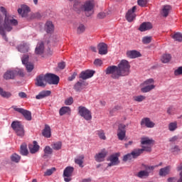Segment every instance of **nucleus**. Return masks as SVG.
<instances>
[{"instance_id":"2","label":"nucleus","mask_w":182,"mask_h":182,"mask_svg":"<svg viewBox=\"0 0 182 182\" xmlns=\"http://www.w3.org/2000/svg\"><path fill=\"white\" fill-rule=\"evenodd\" d=\"M95 9V2L93 0H87L83 4L80 3V0L74 1L73 9L77 14H80L82 11L85 12L86 16H91L93 15V9Z\"/></svg>"},{"instance_id":"13","label":"nucleus","mask_w":182,"mask_h":182,"mask_svg":"<svg viewBox=\"0 0 182 182\" xmlns=\"http://www.w3.org/2000/svg\"><path fill=\"white\" fill-rule=\"evenodd\" d=\"M46 83H48L46 74L45 75H40L37 76L36 79V86H38L39 87H45L46 86Z\"/></svg>"},{"instance_id":"38","label":"nucleus","mask_w":182,"mask_h":182,"mask_svg":"<svg viewBox=\"0 0 182 182\" xmlns=\"http://www.w3.org/2000/svg\"><path fill=\"white\" fill-rule=\"evenodd\" d=\"M176 129H178L177 121L170 122L168 124V130H169V132H176Z\"/></svg>"},{"instance_id":"1","label":"nucleus","mask_w":182,"mask_h":182,"mask_svg":"<svg viewBox=\"0 0 182 182\" xmlns=\"http://www.w3.org/2000/svg\"><path fill=\"white\" fill-rule=\"evenodd\" d=\"M0 11L1 12H2V14H4L5 15L4 25L0 26V35L3 36L4 39L6 41H8V38L6 37V33H5V31L6 32H11V31L14 29L12 26H16V25H18V20L14 18L12 16L7 15L6 9H5V7L1 6Z\"/></svg>"},{"instance_id":"36","label":"nucleus","mask_w":182,"mask_h":182,"mask_svg":"<svg viewBox=\"0 0 182 182\" xmlns=\"http://www.w3.org/2000/svg\"><path fill=\"white\" fill-rule=\"evenodd\" d=\"M43 159H48L53 153V149L50 146H46L43 149Z\"/></svg>"},{"instance_id":"23","label":"nucleus","mask_w":182,"mask_h":182,"mask_svg":"<svg viewBox=\"0 0 182 182\" xmlns=\"http://www.w3.org/2000/svg\"><path fill=\"white\" fill-rule=\"evenodd\" d=\"M152 28H153V25L151 24V23L144 22L140 25L139 28V31H140V32H146V31H150V29H152Z\"/></svg>"},{"instance_id":"29","label":"nucleus","mask_w":182,"mask_h":182,"mask_svg":"<svg viewBox=\"0 0 182 182\" xmlns=\"http://www.w3.org/2000/svg\"><path fill=\"white\" fill-rule=\"evenodd\" d=\"M85 86H87L86 82L80 80L75 85L74 89L76 92H80V90L85 89Z\"/></svg>"},{"instance_id":"43","label":"nucleus","mask_w":182,"mask_h":182,"mask_svg":"<svg viewBox=\"0 0 182 182\" xmlns=\"http://www.w3.org/2000/svg\"><path fill=\"white\" fill-rule=\"evenodd\" d=\"M173 39L176 41L177 42H182V33H175L174 35L172 36Z\"/></svg>"},{"instance_id":"9","label":"nucleus","mask_w":182,"mask_h":182,"mask_svg":"<svg viewBox=\"0 0 182 182\" xmlns=\"http://www.w3.org/2000/svg\"><path fill=\"white\" fill-rule=\"evenodd\" d=\"M75 171V168L73 166H67L63 171V178L64 181L70 182L72 181V176Z\"/></svg>"},{"instance_id":"46","label":"nucleus","mask_w":182,"mask_h":182,"mask_svg":"<svg viewBox=\"0 0 182 182\" xmlns=\"http://www.w3.org/2000/svg\"><path fill=\"white\" fill-rule=\"evenodd\" d=\"M133 100L134 102H141L146 100V97H144V95H135L133 97Z\"/></svg>"},{"instance_id":"24","label":"nucleus","mask_w":182,"mask_h":182,"mask_svg":"<svg viewBox=\"0 0 182 182\" xmlns=\"http://www.w3.org/2000/svg\"><path fill=\"white\" fill-rule=\"evenodd\" d=\"M28 149L31 154H35V153H38V151H39L40 146L38 145V142L36 141H33V144H30L28 145Z\"/></svg>"},{"instance_id":"64","label":"nucleus","mask_w":182,"mask_h":182,"mask_svg":"<svg viewBox=\"0 0 182 182\" xmlns=\"http://www.w3.org/2000/svg\"><path fill=\"white\" fill-rule=\"evenodd\" d=\"M176 181V178H168V182H175Z\"/></svg>"},{"instance_id":"18","label":"nucleus","mask_w":182,"mask_h":182,"mask_svg":"<svg viewBox=\"0 0 182 182\" xmlns=\"http://www.w3.org/2000/svg\"><path fill=\"white\" fill-rule=\"evenodd\" d=\"M141 127H147L148 129H153L156 126V124L150 119L149 117L143 118L141 121Z\"/></svg>"},{"instance_id":"20","label":"nucleus","mask_w":182,"mask_h":182,"mask_svg":"<svg viewBox=\"0 0 182 182\" xmlns=\"http://www.w3.org/2000/svg\"><path fill=\"white\" fill-rule=\"evenodd\" d=\"M136 6L132 7V9H129L127 14H126V18L127 21H128V22H133V21H134V19H136V14H134V12H136Z\"/></svg>"},{"instance_id":"59","label":"nucleus","mask_w":182,"mask_h":182,"mask_svg":"<svg viewBox=\"0 0 182 182\" xmlns=\"http://www.w3.org/2000/svg\"><path fill=\"white\" fill-rule=\"evenodd\" d=\"M65 67H66V64L65 63V62H61V63H58L59 69L63 70Z\"/></svg>"},{"instance_id":"28","label":"nucleus","mask_w":182,"mask_h":182,"mask_svg":"<svg viewBox=\"0 0 182 182\" xmlns=\"http://www.w3.org/2000/svg\"><path fill=\"white\" fill-rule=\"evenodd\" d=\"M170 12H171V6L165 5L162 6L161 11V14L162 15V16H164V18H167Z\"/></svg>"},{"instance_id":"47","label":"nucleus","mask_w":182,"mask_h":182,"mask_svg":"<svg viewBox=\"0 0 182 182\" xmlns=\"http://www.w3.org/2000/svg\"><path fill=\"white\" fill-rule=\"evenodd\" d=\"M11 161H14V163H19L21 161V156L14 154L11 156Z\"/></svg>"},{"instance_id":"49","label":"nucleus","mask_w":182,"mask_h":182,"mask_svg":"<svg viewBox=\"0 0 182 182\" xmlns=\"http://www.w3.org/2000/svg\"><path fill=\"white\" fill-rule=\"evenodd\" d=\"M97 134L101 140H106V135L105 134V132L103 130L97 131Z\"/></svg>"},{"instance_id":"61","label":"nucleus","mask_w":182,"mask_h":182,"mask_svg":"<svg viewBox=\"0 0 182 182\" xmlns=\"http://www.w3.org/2000/svg\"><path fill=\"white\" fill-rule=\"evenodd\" d=\"M177 140H178V136H173L171 138L169 139V141H177Z\"/></svg>"},{"instance_id":"42","label":"nucleus","mask_w":182,"mask_h":182,"mask_svg":"<svg viewBox=\"0 0 182 182\" xmlns=\"http://www.w3.org/2000/svg\"><path fill=\"white\" fill-rule=\"evenodd\" d=\"M166 113H168L170 116H173L177 113V109L176 107L171 106L167 109Z\"/></svg>"},{"instance_id":"51","label":"nucleus","mask_w":182,"mask_h":182,"mask_svg":"<svg viewBox=\"0 0 182 182\" xmlns=\"http://www.w3.org/2000/svg\"><path fill=\"white\" fill-rule=\"evenodd\" d=\"M86 30V27H85V25L80 24L77 28V33H83Z\"/></svg>"},{"instance_id":"52","label":"nucleus","mask_w":182,"mask_h":182,"mask_svg":"<svg viewBox=\"0 0 182 182\" xmlns=\"http://www.w3.org/2000/svg\"><path fill=\"white\" fill-rule=\"evenodd\" d=\"M171 151L173 154H178V153H180V147H178V146L176 145L171 149Z\"/></svg>"},{"instance_id":"8","label":"nucleus","mask_w":182,"mask_h":182,"mask_svg":"<svg viewBox=\"0 0 182 182\" xmlns=\"http://www.w3.org/2000/svg\"><path fill=\"white\" fill-rule=\"evenodd\" d=\"M78 114H80L81 117H83L85 120H92V112L85 107L80 106L78 107Z\"/></svg>"},{"instance_id":"27","label":"nucleus","mask_w":182,"mask_h":182,"mask_svg":"<svg viewBox=\"0 0 182 182\" xmlns=\"http://www.w3.org/2000/svg\"><path fill=\"white\" fill-rule=\"evenodd\" d=\"M44 29L47 33H53V31H55V26H53V23H52V21H47L45 24Z\"/></svg>"},{"instance_id":"31","label":"nucleus","mask_w":182,"mask_h":182,"mask_svg":"<svg viewBox=\"0 0 182 182\" xmlns=\"http://www.w3.org/2000/svg\"><path fill=\"white\" fill-rule=\"evenodd\" d=\"M154 143V140L151 138H149L147 136L142 137L141 139V144L144 145L146 144L147 147H150L151 149V146H150L151 144H153Z\"/></svg>"},{"instance_id":"19","label":"nucleus","mask_w":182,"mask_h":182,"mask_svg":"<svg viewBox=\"0 0 182 182\" xmlns=\"http://www.w3.org/2000/svg\"><path fill=\"white\" fill-rule=\"evenodd\" d=\"M106 156H107V151L104 149L100 153L95 154V161H97V163H102V161H105Z\"/></svg>"},{"instance_id":"32","label":"nucleus","mask_w":182,"mask_h":182,"mask_svg":"<svg viewBox=\"0 0 182 182\" xmlns=\"http://www.w3.org/2000/svg\"><path fill=\"white\" fill-rule=\"evenodd\" d=\"M17 49L18 52H21V53H26V52H29V45L23 43L17 47Z\"/></svg>"},{"instance_id":"22","label":"nucleus","mask_w":182,"mask_h":182,"mask_svg":"<svg viewBox=\"0 0 182 182\" xmlns=\"http://www.w3.org/2000/svg\"><path fill=\"white\" fill-rule=\"evenodd\" d=\"M93 75H95V71L87 70L81 72L80 77V79H82V80H86V79H90V77H92Z\"/></svg>"},{"instance_id":"11","label":"nucleus","mask_w":182,"mask_h":182,"mask_svg":"<svg viewBox=\"0 0 182 182\" xmlns=\"http://www.w3.org/2000/svg\"><path fill=\"white\" fill-rule=\"evenodd\" d=\"M143 151H151V148L150 146H142V149H134L131 153V156L132 159H136L140 154H142Z\"/></svg>"},{"instance_id":"55","label":"nucleus","mask_w":182,"mask_h":182,"mask_svg":"<svg viewBox=\"0 0 182 182\" xmlns=\"http://www.w3.org/2000/svg\"><path fill=\"white\" fill-rule=\"evenodd\" d=\"M94 65H95V66H102V65H103V61L99 58H97L94 61Z\"/></svg>"},{"instance_id":"63","label":"nucleus","mask_w":182,"mask_h":182,"mask_svg":"<svg viewBox=\"0 0 182 182\" xmlns=\"http://www.w3.org/2000/svg\"><path fill=\"white\" fill-rule=\"evenodd\" d=\"M92 181V178H84L81 181V182H90Z\"/></svg>"},{"instance_id":"12","label":"nucleus","mask_w":182,"mask_h":182,"mask_svg":"<svg viewBox=\"0 0 182 182\" xmlns=\"http://www.w3.org/2000/svg\"><path fill=\"white\" fill-rule=\"evenodd\" d=\"M12 107L16 112H18V113H21V114H23L26 120H28V121L32 120V113H31V112L26 109H23V108L16 107V106H13Z\"/></svg>"},{"instance_id":"6","label":"nucleus","mask_w":182,"mask_h":182,"mask_svg":"<svg viewBox=\"0 0 182 182\" xmlns=\"http://www.w3.org/2000/svg\"><path fill=\"white\" fill-rule=\"evenodd\" d=\"M106 75H111L112 79H119L122 75L119 71V68L116 65H112L107 68L105 70Z\"/></svg>"},{"instance_id":"25","label":"nucleus","mask_w":182,"mask_h":182,"mask_svg":"<svg viewBox=\"0 0 182 182\" xmlns=\"http://www.w3.org/2000/svg\"><path fill=\"white\" fill-rule=\"evenodd\" d=\"M50 95H52V92L50 90H43L36 96V99H37V100H41V99H45V97L50 96Z\"/></svg>"},{"instance_id":"10","label":"nucleus","mask_w":182,"mask_h":182,"mask_svg":"<svg viewBox=\"0 0 182 182\" xmlns=\"http://www.w3.org/2000/svg\"><path fill=\"white\" fill-rule=\"evenodd\" d=\"M154 83V80L153 78H149L144 81V85L145 87L141 89L143 93H147V92H150V90H153L156 86L153 84Z\"/></svg>"},{"instance_id":"37","label":"nucleus","mask_w":182,"mask_h":182,"mask_svg":"<svg viewBox=\"0 0 182 182\" xmlns=\"http://www.w3.org/2000/svg\"><path fill=\"white\" fill-rule=\"evenodd\" d=\"M71 109L70 107H62L59 110L60 116H65V114H70Z\"/></svg>"},{"instance_id":"58","label":"nucleus","mask_w":182,"mask_h":182,"mask_svg":"<svg viewBox=\"0 0 182 182\" xmlns=\"http://www.w3.org/2000/svg\"><path fill=\"white\" fill-rule=\"evenodd\" d=\"M98 19H103V18H106V13L100 12L97 14Z\"/></svg>"},{"instance_id":"50","label":"nucleus","mask_w":182,"mask_h":182,"mask_svg":"<svg viewBox=\"0 0 182 182\" xmlns=\"http://www.w3.org/2000/svg\"><path fill=\"white\" fill-rule=\"evenodd\" d=\"M55 171H56V168H51L50 169H47L46 171L44 173V176H52V174H53V173H55Z\"/></svg>"},{"instance_id":"44","label":"nucleus","mask_w":182,"mask_h":182,"mask_svg":"<svg viewBox=\"0 0 182 182\" xmlns=\"http://www.w3.org/2000/svg\"><path fill=\"white\" fill-rule=\"evenodd\" d=\"M51 147L53 149V150H60V149H62V142H54L52 144Z\"/></svg>"},{"instance_id":"33","label":"nucleus","mask_w":182,"mask_h":182,"mask_svg":"<svg viewBox=\"0 0 182 182\" xmlns=\"http://www.w3.org/2000/svg\"><path fill=\"white\" fill-rule=\"evenodd\" d=\"M171 170V166H170L162 168L159 170V176L161 177H166V176H167L168 174H170Z\"/></svg>"},{"instance_id":"30","label":"nucleus","mask_w":182,"mask_h":182,"mask_svg":"<svg viewBox=\"0 0 182 182\" xmlns=\"http://www.w3.org/2000/svg\"><path fill=\"white\" fill-rule=\"evenodd\" d=\"M43 52H45V46L43 42H40L36 47L35 53L36 55H42Z\"/></svg>"},{"instance_id":"53","label":"nucleus","mask_w":182,"mask_h":182,"mask_svg":"<svg viewBox=\"0 0 182 182\" xmlns=\"http://www.w3.org/2000/svg\"><path fill=\"white\" fill-rule=\"evenodd\" d=\"M174 75H175V76H181L182 75V66L178 67L174 70Z\"/></svg>"},{"instance_id":"17","label":"nucleus","mask_w":182,"mask_h":182,"mask_svg":"<svg viewBox=\"0 0 182 182\" xmlns=\"http://www.w3.org/2000/svg\"><path fill=\"white\" fill-rule=\"evenodd\" d=\"M28 60H29V55H24L22 58H21V62L23 63V65H25L27 72H32V70H33V65L32 64V63H29L28 62Z\"/></svg>"},{"instance_id":"3","label":"nucleus","mask_w":182,"mask_h":182,"mask_svg":"<svg viewBox=\"0 0 182 182\" xmlns=\"http://www.w3.org/2000/svg\"><path fill=\"white\" fill-rule=\"evenodd\" d=\"M117 68L121 76H127L130 73V64L126 60H121Z\"/></svg>"},{"instance_id":"5","label":"nucleus","mask_w":182,"mask_h":182,"mask_svg":"<svg viewBox=\"0 0 182 182\" xmlns=\"http://www.w3.org/2000/svg\"><path fill=\"white\" fill-rule=\"evenodd\" d=\"M11 127L14 130L16 136L18 137H23L25 136V129L23 125L18 121H14L11 123Z\"/></svg>"},{"instance_id":"35","label":"nucleus","mask_w":182,"mask_h":182,"mask_svg":"<svg viewBox=\"0 0 182 182\" xmlns=\"http://www.w3.org/2000/svg\"><path fill=\"white\" fill-rule=\"evenodd\" d=\"M42 134L44 137H46L47 139H50V137L52 136V132L50 131V127L49 125L46 124L45 128L43 130Z\"/></svg>"},{"instance_id":"48","label":"nucleus","mask_w":182,"mask_h":182,"mask_svg":"<svg viewBox=\"0 0 182 182\" xmlns=\"http://www.w3.org/2000/svg\"><path fill=\"white\" fill-rule=\"evenodd\" d=\"M153 38L151 36H144L142 38V43L144 45H149L151 42Z\"/></svg>"},{"instance_id":"34","label":"nucleus","mask_w":182,"mask_h":182,"mask_svg":"<svg viewBox=\"0 0 182 182\" xmlns=\"http://www.w3.org/2000/svg\"><path fill=\"white\" fill-rule=\"evenodd\" d=\"M127 56L130 59H136V58H139L141 54L137 50H129L127 52Z\"/></svg>"},{"instance_id":"56","label":"nucleus","mask_w":182,"mask_h":182,"mask_svg":"<svg viewBox=\"0 0 182 182\" xmlns=\"http://www.w3.org/2000/svg\"><path fill=\"white\" fill-rule=\"evenodd\" d=\"M132 159H133V157L132 156V154H128L123 156V161H127L129 160H132Z\"/></svg>"},{"instance_id":"14","label":"nucleus","mask_w":182,"mask_h":182,"mask_svg":"<svg viewBox=\"0 0 182 182\" xmlns=\"http://www.w3.org/2000/svg\"><path fill=\"white\" fill-rule=\"evenodd\" d=\"M31 12V8L26 4H22L21 7L18 9V15H21L22 18H28V15Z\"/></svg>"},{"instance_id":"54","label":"nucleus","mask_w":182,"mask_h":182,"mask_svg":"<svg viewBox=\"0 0 182 182\" xmlns=\"http://www.w3.org/2000/svg\"><path fill=\"white\" fill-rule=\"evenodd\" d=\"M73 104V98L72 97H70L65 100V105L66 106H70Z\"/></svg>"},{"instance_id":"60","label":"nucleus","mask_w":182,"mask_h":182,"mask_svg":"<svg viewBox=\"0 0 182 182\" xmlns=\"http://www.w3.org/2000/svg\"><path fill=\"white\" fill-rule=\"evenodd\" d=\"M18 96L21 99H25V97H26V93H25L23 92H21L18 93Z\"/></svg>"},{"instance_id":"15","label":"nucleus","mask_w":182,"mask_h":182,"mask_svg":"<svg viewBox=\"0 0 182 182\" xmlns=\"http://www.w3.org/2000/svg\"><path fill=\"white\" fill-rule=\"evenodd\" d=\"M117 136L119 139V140H124L126 138V126L123 124H120L118 126V130H117Z\"/></svg>"},{"instance_id":"26","label":"nucleus","mask_w":182,"mask_h":182,"mask_svg":"<svg viewBox=\"0 0 182 182\" xmlns=\"http://www.w3.org/2000/svg\"><path fill=\"white\" fill-rule=\"evenodd\" d=\"M98 50L100 55H107V44L105 43H99Z\"/></svg>"},{"instance_id":"62","label":"nucleus","mask_w":182,"mask_h":182,"mask_svg":"<svg viewBox=\"0 0 182 182\" xmlns=\"http://www.w3.org/2000/svg\"><path fill=\"white\" fill-rule=\"evenodd\" d=\"M75 77H76V75L73 74V75H71L70 77H68V80L70 82H72V80H75Z\"/></svg>"},{"instance_id":"4","label":"nucleus","mask_w":182,"mask_h":182,"mask_svg":"<svg viewBox=\"0 0 182 182\" xmlns=\"http://www.w3.org/2000/svg\"><path fill=\"white\" fill-rule=\"evenodd\" d=\"M22 76L23 75V71L19 69H9L4 73L3 77L5 80H11L15 79L16 76Z\"/></svg>"},{"instance_id":"41","label":"nucleus","mask_w":182,"mask_h":182,"mask_svg":"<svg viewBox=\"0 0 182 182\" xmlns=\"http://www.w3.org/2000/svg\"><path fill=\"white\" fill-rule=\"evenodd\" d=\"M0 95L1 97H4L5 99H9L12 94L9 92L4 91V89L0 87Z\"/></svg>"},{"instance_id":"16","label":"nucleus","mask_w":182,"mask_h":182,"mask_svg":"<svg viewBox=\"0 0 182 182\" xmlns=\"http://www.w3.org/2000/svg\"><path fill=\"white\" fill-rule=\"evenodd\" d=\"M47 83L48 85H58L59 83V76L55 74H46Z\"/></svg>"},{"instance_id":"7","label":"nucleus","mask_w":182,"mask_h":182,"mask_svg":"<svg viewBox=\"0 0 182 182\" xmlns=\"http://www.w3.org/2000/svg\"><path fill=\"white\" fill-rule=\"evenodd\" d=\"M144 167L145 170L140 171L136 174V177H139V178H147V177L150 176V173L154 171V168H156V166H150L148 165H144Z\"/></svg>"},{"instance_id":"45","label":"nucleus","mask_w":182,"mask_h":182,"mask_svg":"<svg viewBox=\"0 0 182 182\" xmlns=\"http://www.w3.org/2000/svg\"><path fill=\"white\" fill-rule=\"evenodd\" d=\"M21 154H22V156H28V148L26 147V144H22L21 146Z\"/></svg>"},{"instance_id":"39","label":"nucleus","mask_w":182,"mask_h":182,"mask_svg":"<svg viewBox=\"0 0 182 182\" xmlns=\"http://www.w3.org/2000/svg\"><path fill=\"white\" fill-rule=\"evenodd\" d=\"M85 159V156L80 155L79 156H77L75 159V164H77L80 167L83 168V160Z\"/></svg>"},{"instance_id":"57","label":"nucleus","mask_w":182,"mask_h":182,"mask_svg":"<svg viewBox=\"0 0 182 182\" xmlns=\"http://www.w3.org/2000/svg\"><path fill=\"white\" fill-rule=\"evenodd\" d=\"M137 2L139 6H146L147 5V0H138Z\"/></svg>"},{"instance_id":"21","label":"nucleus","mask_w":182,"mask_h":182,"mask_svg":"<svg viewBox=\"0 0 182 182\" xmlns=\"http://www.w3.org/2000/svg\"><path fill=\"white\" fill-rule=\"evenodd\" d=\"M109 160L110 163L108 164V167L118 166V164H120V161H119V154L111 155L109 158Z\"/></svg>"},{"instance_id":"40","label":"nucleus","mask_w":182,"mask_h":182,"mask_svg":"<svg viewBox=\"0 0 182 182\" xmlns=\"http://www.w3.org/2000/svg\"><path fill=\"white\" fill-rule=\"evenodd\" d=\"M171 60V55L170 54H164L161 57V61L162 63H168Z\"/></svg>"}]
</instances>
